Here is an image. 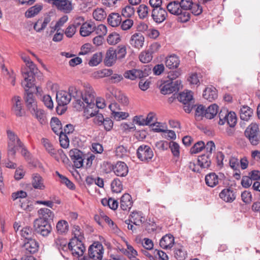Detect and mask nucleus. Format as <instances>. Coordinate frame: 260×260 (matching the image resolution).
<instances>
[{
    "instance_id": "obj_38",
    "label": "nucleus",
    "mask_w": 260,
    "mask_h": 260,
    "mask_svg": "<svg viewBox=\"0 0 260 260\" xmlns=\"http://www.w3.org/2000/svg\"><path fill=\"white\" fill-rule=\"evenodd\" d=\"M253 114V110L247 106H243L240 110V116L241 120L248 121Z\"/></svg>"
},
{
    "instance_id": "obj_27",
    "label": "nucleus",
    "mask_w": 260,
    "mask_h": 260,
    "mask_svg": "<svg viewBox=\"0 0 260 260\" xmlns=\"http://www.w3.org/2000/svg\"><path fill=\"white\" fill-rule=\"evenodd\" d=\"M131 196L128 193H124L121 198L120 208L124 211L129 210L133 206Z\"/></svg>"
},
{
    "instance_id": "obj_60",
    "label": "nucleus",
    "mask_w": 260,
    "mask_h": 260,
    "mask_svg": "<svg viewBox=\"0 0 260 260\" xmlns=\"http://www.w3.org/2000/svg\"><path fill=\"white\" fill-rule=\"evenodd\" d=\"M205 147V143L203 141H199L195 143L194 145L190 148V152L191 154H196L201 151Z\"/></svg>"
},
{
    "instance_id": "obj_12",
    "label": "nucleus",
    "mask_w": 260,
    "mask_h": 260,
    "mask_svg": "<svg viewBox=\"0 0 260 260\" xmlns=\"http://www.w3.org/2000/svg\"><path fill=\"white\" fill-rule=\"evenodd\" d=\"M69 156L76 168H81L83 166V153L78 149H73L70 151Z\"/></svg>"
},
{
    "instance_id": "obj_8",
    "label": "nucleus",
    "mask_w": 260,
    "mask_h": 260,
    "mask_svg": "<svg viewBox=\"0 0 260 260\" xmlns=\"http://www.w3.org/2000/svg\"><path fill=\"white\" fill-rule=\"evenodd\" d=\"M137 156L138 159L144 162H148L153 157V152L150 146L142 144L137 150Z\"/></svg>"
},
{
    "instance_id": "obj_46",
    "label": "nucleus",
    "mask_w": 260,
    "mask_h": 260,
    "mask_svg": "<svg viewBox=\"0 0 260 260\" xmlns=\"http://www.w3.org/2000/svg\"><path fill=\"white\" fill-rule=\"evenodd\" d=\"M68 223L66 220H61L59 221L56 224L57 232L59 234H62L67 232L68 231Z\"/></svg>"
},
{
    "instance_id": "obj_49",
    "label": "nucleus",
    "mask_w": 260,
    "mask_h": 260,
    "mask_svg": "<svg viewBox=\"0 0 260 260\" xmlns=\"http://www.w3.org/2000/svg\"><path fill=\"white\" fill-rule=\"evenodd\" d=\"M102 58L103 55L102 52L95 53L92 55L88 64L91 67L96 66L102 61Z\"/></svg>"
},
{
    "instance_id": "obj_41",
    "label": "nucleus",
    "mask_w": 260,
    "mask_h": 260,
    "mask_svg": "<svg viewBox=\"0 0 260 260\" xmlns=\"http://www.w3.org/2000/svg\"><path fill=\"white\" fill-rule=\"evenodd\" d=\"M153 131L157 133L162 132V137L167 140H175L176 138L175 132L172 130H166L161 128H154Z\"/></svg>"
},
{
    "instance_id": "obj_42",
    "label": "nucleus",
    "mask_w": 260,
    "mask_h": 260,
    "mask_svg": "<svg viewBox=\"0 0 260 260\" xmlns=\"http://www.w3.org/2000/svg\"><path fill=\"white\" fill-rule=\"evenodd\" d=\"M218 110V106L215 104H212L209 106L208 108L206 109V112L205 114V117L207 119H211L214 117L217 114Z\"/></svg>"
},
{
    "instance_id": "obj_58",
    "label": "nucleus",
    "mask_w": 260,
    "mask_h": 260,
    "mask_svg": "<svg viewBox=\"0 0 260 260\" xmlns=\"http://www.w3.org/2000/svg\"><path fill=\"white\" fill-rule=\"evenodd\" d=\"M205 107L202 105H200L197 106L195 110V117L197 120H201L203 117H205L206 112Z\"/></svg>"
},
{
    "instance_id": "obj_44",
    "label": "nucleus",
    "mask_w": 260,
    "mask_h": 260,
    "mask_svg": "<svg viewBox=\"0 0 260 260\" xmlns=\"http://www.w3.org/2000/svg\"><path fill=\"white\" fill-rule=\"evenodd\" d=\"M20 235L25 239V241L33 239L34 233L30 227L26 226L20 231Z\"/></svg>"
},
{
    "instance_id": "obj_16",
    "label": "nucleus",
    "mask_w": 260,
    "mask_h": 260,
    "mask_svg": "<svg viewBox=\"0 0 260 260\" xmlns=\"http://www.w3.org/2000/svg\"><path fill=\"white\" fill-rule=\"evenodd\" d=\"M39 218L35 220L51 223L54 218L53 212L50 209L42 208L38 211Z\"/></svg>"
},
{
    "instance_id": "obj_64",
    "label": "nucleus",
    "mask_w": 260,
    "mask_h": 260,
    "mask_svg": "<svg viewBox=\"0 0 260 260\" xmlns=\"http://www.w3.org/2000/svg\"><path fill=\"white\" fill-rule=\"evenodd\" d=\"M169 147L171 150L173 155L175 157H179V144L174 141L169 142Z\"/></svg>"
},
{
    "instance_id": "obj_18",
    "label": "nucleus",
    "mask_w": 260,
    "mask_h": 260,
    "mask_svg": "<svg viewBox=\"0 0 260 260\" xmlns=\"http://www.w3.org/2000/svg\"><path fill=\"white\" fill-rule=\"evenodd\" d=\"M219 196L224 202L232 203L236 199V191L233 188L229 187L222 190Z\"/></svg>"
},
{
    "instance_id": "obj_34",
    "label": "nucleus",
    "mask_w": 260,
    "mask_h": 260,
    "mask_svg": "<svg viewBox=\"0 0 260 260\" xmlns=\"http://www.w3.org/2000/svg\"><path fill=\"white\" fill-rule=\"evenodd\" d=\"M71 99L69 92L61 91L56 94V101L59 106L67 105L70 102Z\"/></svg>"
},
{
    "instance_id": "obj_40",
    "label": "nucleus",
    "mask_w": 260,
    "mask_h": 260,
    "mask_svg": "<svg viewBox=\"0 0 260 260\" xmlns=\"http://www.w3.org/2000/svg\"><path fill=\"white\" fill-rule=\"evenodd\" d=\"M166 65L167 67L170 69L177 68L179 66V59L178 56L175 54H172L167 57Z\"/></svg>"
},
{
    "instance_id": "obj_10",
    "label": "nucleus",
    "mask_w": 260,
    "mask_h": 260,
    "mask_svg": "<svg viewBox=\"0 0 260 260\" xmlns=\"http://www.w3.org/2000/svg\"><path fill=\"white\" fill-rule=\"evenodd\" d=\"M42 142L43 144L44 147L46 151L52 156H54L56 160L57 161L59 160V159L57 158L56 155L58 154L61 158L63 159V161H64V159L68 160L66 155L63 152V150L61 149L56 150L54 148L52 144L50 142V141L45 138H43L42 139Z\"/></svg>"
},
{
    "instance_id": "obj_32",
    "label": "nucleus",
    "mask_w": 260,
    "mask_h": 260,
    "mask_svg": "<svg viewBox=\"0 0 260 260\" xmlns=\"http://www.w3.org/2000/svg\"><path fill=\"white\" fill-rule=\"evenodd\" d=\"M30 112L38 119L40 124L43 125L47 123L46 114L43 110L40 109H39L36 107L35 108L34 111L33 110H31L30 111Z\"/></svg>"
},
{
    "instance_id": "obj_37",
    "label": "nucleus",
    "mask_w": 260,
    "mask_h": 260,
    "mask_svg": "<svg viewBox=\"0 0 260 260\" xmlns=\"http://www.w3.org/2000/svg\"><path fill=\"white\" fill-rule=\"evenodd\" d=\"M108 24L112 27L118 26L121 22V17L117 13H112L108 17Z\"/></svg>"
},
{
    "instance_id": "obj_62",
    "label": "nucleus",
    "mask_w": 260,
    "mask_h": 260,
    "mask_svg": "<svg viewBox=\"0 0 260 260\" xmlns=\"http://www.w3.org/2000/svg\"><path fill=\"white\" fill-rule=\"evenodd\" d=\"M134 8L129 5L125 6L122 10V15L127 18H129L134 14Z\"/></svg>"
},
{
    "instance_id": "obj_59",
    "label": "nucleus",
    "mask_w": 260,
    "mask_h": 260,
    "mask_svg": "<svg viewBox=\"0 0 260 260\" xmlns=\"http://www.w3.org/2000/svg\"><path fill=\"white\" fill-rule=\"evenodd\" d=\"M148 7L144 4L140 5L138 8L137 12L141 19H144L148 16Z\"/></svg>"
},
{
    "instance_id": "obj_54",
    "label": "nucleus",
    "mask_w": 260,
    "mask_h": 260,
    "mask_svg": "<svg viewBox=\"0 0 260 260\" xmlns=\"http://www.w3.org/2000/svg\"><path fill=\"white\" fill-rule=\"evenodd\" d=\"M115 155L118 158H122L127 155V150L123 145L117 146L115 150Z\"/></svg>"
},
{
    "instance_id": "obj_20",
    "label": "nucleus",
    "mask_w": 260,
    "mask_h": 260,
    "mask_svg": "<svg viewBox=\"0 0 260 260\" xmlns=\"http://www.w3.org/2000/svg\"><path fill=\"white\" fill-rule=\"evenodd\" d=\"M145 38L141 32H136L131 37L129 43L131 46L136 49H140L143 47Z\"/></svg>"
},
{
    "instance_id": "obj_9",
    "label": "nucleus",
    "mask_w": 260,
    "mask_h": 260,
    "mask_svg": "<svg viewBox=\"0 0 260 260\" xmlns=\"http://www.w3.org/2000/svg\"><path fill=\"white\" fill-rule=\"evenodd\" d=\"M103 253V246L99 242H94L88 248V255L92 260H102Z\"/></svg>"
},
{
    "instance_id": "obj_47",
    "label": "nucleus",
    "mask_w": 260,
    "mask_h": 260,
    "mask_svg": "<svg viewBox=\"0 0 260 260\" xmlns=\"http://www.w3.org/2000/svg\"><path fill=\"white\" fill-rule=\"evenodd\" d=\"M168 11L172 14L179 15V2L174 1L170 2L167 6Z\"/></svg>"
},
{
    "instance_id": "obj_53",
    "label": "nucleus",
    "mask_w": 260,
    "mask_h": 260,
    "mask_svg": "<svg viewBox=\"0 0 260 260\" xmlns=\"http://www.w3.org/2000/svg\"><path fill=\"white\" fill-rule=\"evenodd\" d=\"M237 116L235 112H229L227 114L226 122L231 127H235L237 123Z\"/></svg>"
},
{
    "instance_id": "obj_25",
    "label": "nucleus",
    "mask_w": 260,
    "mask_h": 260,
    "mask_svg": "<svg viewBox=\"0 0 260 260\" xmlns=\"http://www.w3.org/2000/svg\"><path fill=\"white\" fill-rule=\"evenodd\" d=\"M51 21V17L50 16H47L44 18L39 19L34 25V29L38 32H41L47 26Z\"/></svg>"
},
{
    "instance_id": "obj_36",
    "label": "nucleus",
    "mask_w": 260,
    "mask_h": 260,
    "mask_svg": "<svg viewBox=\"0 0 260 260\" xmlns=\"http://www.w3.org/2000/svg\"><path fill=\"white\" fill-rule=\"evenodd\" d=\"M206 184L209 187H214L219 182V177L215 173H210L205 176Z\"/></svg>"
},
{
    "instance_id": "obj_57",
    "label": "nucleus",
    "mask_w": 260,
    "mask_h": 260,
    "mask_svg": "<svg viewBox=\"0 0 260 260\" xmlns=\"http://www.w3.org/2000/svg\"><path fill=\"white\" fill-rule=\"evenodd\" d=\"M107 32V27L104 24H100L98 26L94 25V28L93 29V32L98 36H104Z\"/></svg>"
},
{
    "instance_id": "obj_19",
    "label": "nucleus",
    "mask_w": 260,
    "mask_h": 260,
    "mask_svg": "<svg viewBox=\"0 0 260 260\" xmlns=\"http://www.w3.org/2000/svg\"><path fill=\"white\" fill-rule=\"evenodd\" d=\"M112 170L114 174L119 177H125L128 172V168L123 161H118L113 166Z\"/></svg>"
},
{
    "instance_id": "obj_2",
    "label": "nucleus",
    "mask_w": 260,
    "mask_h": 260,
    "mask_svg": "<svg viewBox=\"0 0 260 260\" xmlns=\"http://www.w3.org/2000/svg\"><path fill=\"white\" fill-rule=\"evenodd\" d=\"M178 76L179 72H170L168 75L170 80L165 81L159 86L161 93L167 94L173 93L176 90L179 91L178 80H176Z\"/></svg>"
},
{
    "instance_id": "obj_21",
    "label": "nucleus",
    "mask_w": 260,
    "mask_h": 260,
    "mask_svg": "<svg viewBox=\"0 0 260 260\" xmlns=\"http://www.w3.org/2000/svg\"><path fill=\"white\" fill-rule=\"evenodd\" d=\"M167 12L165 9L161 8L153 9L151 13V17L153 20L157 23L162 22L166 19Z\"/></svg>"
},
{
    "instance_id": "obj_33",
    "label": "nucleus",
    "mask_w": 260,
    "mask_h": 260,
    "mask_svg": "<svg viewBox=\"0 0 260 260\" xmlns=\"http://www.w3.org/2000/svg\"><path fill=\"white\" fill-rule=\"evenodd\" d=\"M53 246L60 251L62 256L64 257L61 251L65 252L68 250V243L66 239L60 238L56 239L54 241Z\"/></svg>"
},
{
    "instance_id": "obj_52",
    "label": "nucleus",
    "mask_w": 260,
    "mask_h": 260,
    "mask_svg": "<svg viewBox=\"0 0 260 260\" xmlns=\"http://www.w3.org/2000/svg\"><path fill=\"white\" fill-rule=\"evenodd\" d=\"M115 54L117 56V59H121L125 57L126 54V48L124 45L118 46L116 49H114Z\"/></svg>"
},
{
    "instance_id": "obj_29",
    "label": "nucleus",
    "mask_w": 260,
    "mask_h": 260,
    "mask_svg": "<svg viewBox=\"0 0 260 260\" xmlns=\"http://www.w3.org/2000/svg\"><path fill=\"white\" fill-rule=\"evenodd\" d=\"M129 219L131 220V223L136 225H140L145 221V218L141 211H133L131 214Z\"/></svg>"
},
{
    "instance_id": "obj_17",
    "label": "nucleus",
    "mask_w": 260,
    "mask_h": 260,
    "mask_svg": "<svg viewBox=\"0 0 260 260\" xmlns=\"http://www.w3.org/2000/svg\"><path fill=\"white\" fill-rule=\"evenodd\" d=\"M159 47L160 45L157 43L151 45L148 49L140 53L139 57L140 60L143 63H148L150 62L152 59V54L154 52V50Z\"/></svg>"
},
{
    "instance_id": "obj_24",
    "label": "nucleus",
    "mask_w": 260,
    "mask_h": 260,
    "mask_svg": "<svg viewBox=\"0 0 260 260\" xmlns=\"http://www.w3.org/2000/svg\"><path fill=\"white\" fill-rule=\"evenodd\" d=\"M174 244V238L171 234H166L159 241L160 246L165 249H171Z\"/></svg>"
},
{
    "instance_id": "obj_30",
    "label": "nucleus",
    "mask_w": 260,
    "mask_h": 260,
    "mask_svg": "<svg viewBox=\"0 0 260 260\" xmlns=\"http://www.w3.org/2000/svg\"><path fill=\"white\" fill-rule=\"evenodd\" d=\"M23 247L29 253L33 254L38 251L39 244L35 239H32L24 241Z\"/></svg>"
},
{
    "instance_id": "obj_56",
    "label": "nucleus",
    "mask_w": 260,
    "mask_h": 260,
    "mask_svg": "<svg viewBox=\"0 0 260 260\" xmlns=\"http://www.w3.org/2000/svg\"><path fill=\"white\" fill-rule=\"evenodd\" d=\"M93 18L98 21H101L106 17V13L102 8H98L93 12Z\"/></svg>"
},
{
    "instance_id": "obj_3",
    "label": "nucleus",
    "mask_w": 260,
    "mask_h": 260,
    "mask_svg": "<svg viewBox=\"0 0 260 260\" xmlns=\"http://www.w3.org/2000/svg\"><path fill=\"white\" fill-rule=\"evenodd\" d=\"M88 84L85 83L84 84V92L82 94L81 91L75 86H70L69 88V94L70 95L71 99L72 98L74 99V102L73 103V105L74 108L77 111H81L84 110L86 104L84 101V96L85 95V85Z\"/></svg>"
},
{
    "instance_id": "obj_11",
    "label": "nucleus",
    "mask_w": 260,
    "mask_h": 260,
    "mask_svg": "<svg viewBox=\"0 0 260 260\" xmlns=\"http://www.w3.org/2000/svg\"><path fill=\"white\" fill-rule=\"evenodd\" d=\"M34 227L35 232L43 237H47L52 231L51 223L35 220Z\"/></svg>"
},
{
    "instance_id": "obj_6",
    "label": "nucleus",
    "mask_w": 260,
    "mask_h": 260,
    "mask_svg": "<svg viewBox=\"0 0 260 260\" xmlns=\"http://www.w3.org/2000/svg\"><path fill=\"white\" fill-rule=\"evenodd\" d=\"M193 92L189 90H185L180 92V103L182 104V107L185 112L189 113L193 106L194 100Z\"/></svg>"
},
{
    "instance_id": "obj_45",
    "label": "nucleus",
    "mask_w": 260,
    "mask_h": 260,
    "mask_svg": "<svg viewBox=\"0 0 260 260\" xmlns=\"http://www.w3.org/2000/svg\"><path fill=\"white\" fill-rule=\"evenodd\" d=\"M186 81L190 85L199 86L200 84V76L197 73H191L186 76Z\"/></svg>"
},
{
    "instance_id": "obj_48",
    "label": "nucleus",
    "mask_w": 260,
    "mask_h": 260,
    "mask_svg": "<svg viewBox=\"0 0 260 260\" xmlns=\"http://www.w3.org/2000/svg\"><path fill=\"white\" fill-rule=\"evenodd\" d=\"M139 73L140 72L138 69H134L125 72L123 74V76L126 79L134 80L137 78H140V74H139Z\"/></svg>"
},
{
    "instance_id": "obj_5",
    "label": "nucleus",
    "mask_w": 260,
    "mask_h": 260,
    "mask_svg": "<svg viewBox=\"0 0 260 260\" xmlns=\"http://www.w3.org/2000/svg\"><path fill=\"white\" fill-rule=\"evenodd\" d=\"M259 134V126L256 123H251L244 132L245 136L253 146H256L259 144L260 142Z\"/></svg>"
},
{
    "instance_id": "obj_51",
    "label": "nucleus",
    "mask_w": 260,
    "mask_h": 260,
    "mask_svg": "<svg viewBox=\"0 0 260 260\" xmlns=\"http://www.w3.org/2000/svg\"><path fill=\"white\" fill-rule=\"evenodd\" d=\"M7 133L8 138V142H11V143L13 141H16L17 144L19 147H22V146H23V144L20 139L11 130H8Z\"/></svg>"
},
{
    "instance_id": "obj_63",
    "label": "nucleus",
    "mask_w": 260,
    "mask_h": 260,
    "mask_svg": "<svg viewBox=\"0 0 260 260\" xmlns=\"http://www.w3.org/2000/svg\"><path fill=\"white\" fill-rule=\"evenodd\" d=\"M241 199L246 204H249L252 202V194L250 191L245 190L241 193Z\"/></svg>"
},
{
    "instance_id": "obj_13",
    "label": "nucleus",
    "mask_w": 260,
    "mask_h": 260,
    "mask_svg": "<svg viewBox=\"0 0 260 260\" xmlns=\"http://www.w3.org/2000/svg\"><path fill=\"white\" fill-rule=\"evenodd\" d=\"M45 1L53 4L58 10L66 13H70L73 9L71 2L68 0H45Z\"/></svg>"
},
{
    "instance_id": "obj_35",
    "label": "nucleus",
    "mask_w": 260,
    "mask_h": 260,
    "mask_svg": "<svg viewBox=\"0 0 260 260\" xmlns=\"http://www.w3.org/2000/svg\"><path fill=\"white\" fill-rule=\"evenodd\" d=\"M94 24L92 22H87L83 24L80 28V34L83 37H87L93 32Z\"/></svg>"
},
{
    "instance_id": "obj_61",
    "label": "nucleus",
    "mask_w": 260,
    "mask_h": 260,
    "mask_svg": "<svg viewBox=\"0 0 260 260\" xmlns=\"http://www.w3.org/2000/svg\"><path fill=\"white\" fill-rule=\"evenodd\" d=\"M60 146L63 148H67L69 145V140L66 134L63 132L58 135Z\"/></svg>"
},
{
    "instance_id": "obj_50",
    "label": "nucleus",
    "mask_w": 260,
    "mask_h": 260,
    "mask_svg": "<svg viewBox=\"0 0 260 260\" xmlns=\"http://www.w3.org/2000/svg\"><path fill=\"white\" fill-rule=\"evenodd\" d=\"M111 187L112 191L116 193L120 192L123 188L122 184L118 178H115L112 181Z\"/></svg>"
},
{
    "instance_id": "obj_7",
    "label": "nucleus",
    "mask_w": 260,
    "mask_h": 260,
    "mask_svg": "<svg viewBox=\"0 0 260 260\" xmlns=\"http://www.w3.org/2000/svg\"><path fill=\"white\" fill-rule=\"evenodd\" d=\"M68 250L72 251L74 256L79 257L82 256L85 250V247L81 240L73 238L68 243Z\"/></svg>"
},
{
    "instance_id": "obj_31",
    "label": "nucleus",
    "mask_w": 260,
    "mask_h": 260,
    "mask_svg": "<svg viewBox=\"0 0 260 260\" xmlns=\"http://www.w3.org/2000/svg\"><path fill=\"white\" fill-rule=\"evenodd\" d=\"M211 155L207 154H204L200 155L198 159V164L202 169H208L211 164Z\"/></svg>"
},
{
    "instance_id": "obj_4",
    "label": "nucleus",
    "mask_w": 260,
    "mask_h": 260,
    "mask_svg": "<svg viewBox=\"0 0 260 260\" xmlns=\"http://www.w3.org/2000/svg\"><path fill=\"white\" fill-rule=\"evenodd\" d=\"M38 69L34 63L31 61L26 65V67L22 70V74L24 78L22 82L23 86L27 88L33 87L35 85V75L37 73Z\"/></svg>"
},
{
    "instance_id": "obj_28",
    "label": "nucleus",
    "mask_w": 260,
    "mask_h": 260,
    "mask_svg": "<svg viewBox=\"0 0 260 260\" xmlns=\"http://www.w3.org/2000/svg\"><path fill=\"white\" fill-rule=\"evenodd\" d=\"M203 96L209 102L215 100L218 96L216 88L213 86L206 88L203 91Z\"/></svg>"
},
{
    "instance_id": "obj_14",
    "label": "nucleus",
    "mask_w": 260,
    "mask_h": 260,
    "mask_svg": "<svg viewBox=\"0 0 260 260\" xmlns=\"http://www.w3.org/2000/svg\"><path fill=\"white\" fill-rule=\"evenodd\" d=\"M12 112L17 117H22L25 115V110L22 108L21 98L19 96H15L12 100Z\"/></svg>"
},
{
    "instance_id": "obj_55",
    "label": "nucleus",
    "mask_w": 260,
    "mask_h": 260,
    "mask_svg": "<svg viewBox=\"0 0 260 260\" xmlns=\"http://www.w3.org/2000/svg\"><path fill=\"white\" fill-rule=\"evenodd\" d=\"M107 42L110 45H115L120 41V37L118 34L114 32L110 34L107 37Z\"/></svg>"
},
{
    "instance_id": "obj_23",
    "label": "nucleus",
    "mask_w": 260,
    "mask_h": 260,
    "mask_svg": "<svg viewBox=\"0 0 260 260\" xmlns=\"http://www.w3.org/2000/svg\"><path fill=\"white\" fill-rule=\"evenodd\" d=\"M116 55L113 47L109 48L106 53L104 59V63L107 67H111L113 66L117 60Z\"/></svg>"
},
{
    "instance_id": "obj_26",
    "label": "nucleus",
    "mask_w": 260,
    "mask_h": 260,
    "mask_svg": "<svg viewBox=\"0 0 260 260\" xmlns=\"http://www.w3.org/2000/svg\"><path fill=\"white\" fill-rule=\"evenodd\" d=\"M3 58L0 55V68L2 69V72L4 75L5 76L6 78L8 80V81L10 82V83L14 86L15 84V76L13 73V72H9L7 68H6L5 66V64L3 63Z\"/></svg>"
},
{
    "instance_id": "obj_39",
    "label": "nucleus",
    "mask_w": 260,
    "mask_h": 260,
    "mask_svg": "<svg viewBox=\"0 0 260 260\" xmlns=\"http://www.w3.org/2000/svg\"><path fill=\"white\" fill-rule=\"evenodd\" d=\"M50 125L53 132L58 135L63 132L61 121L57 117H52L50 121Z\"/></svg>"
},
{
    "instance_id": "obj_15",
    "label": "nucleus",
    "mask_w": 260,
    "mask_h": 260,
    "mask_svg": "<svg viewBox=\"0 0 260 260\" xmlns=\"http://www.w3.org/2000/svg\"><path fill=\"white\" fill-rule=\"evenodd\" d=\"M26 91V94L24 96V100L28 110L30 111L33 110L34 111L35 108L37 107V103L34 99L33 92L32 89L34 88L30 87L27 88L23 86Z\"/></svg>"
},
{
    "instance_id": "obj_1",
    "label": "nucleus",
    "mask_w": 260,
    "mask_h": 260,
    "mask_svg": "<svg viewBox=\"0 0 260 260\" xmlns=\"http://www.w3.org/2000/svg\"><path fill=\"white\" fill-rule=\"evenodd\" d=\"M85 95L84 96V101L86 106L84 109V113L87 118L94 116L99 109H103L105 107V104L102 99H98L95 100V93L92 87L89 84H86Z\"/></svg>"
},
{
    "instance_id": "obj_43",
    "label": "nucleus",
    "mask_w": 260,
    "mask_h": 260,
    "mask_svg": "<svg viewBox=\"0 0 260 260\" xmlns=\"http://www.w3.org/2000/svg\"><path fill=\"white\" fill-rule=\"evenodd\" d=\"M42 8V5L38 4L29 8L25 13V17L26 18H31L35 16L41 11Z\"/></svg>"
},
{
    "instance_id": "obj_22",
    "label": "nucleus",
    "mask_w": 260,
    "mask_h": 260,
    "mask_svg": "<svg viewBox=\"0 0 260 260\" xmlns=\"http://www.w3.org/2000/svg\"><path fill=\"white\" fill-rule=\"evenodd\" d=\"M31 185L36 189L44 190L46 188L44 179L37 173L32 174Z\"/></svg>"
}]
</instances>
